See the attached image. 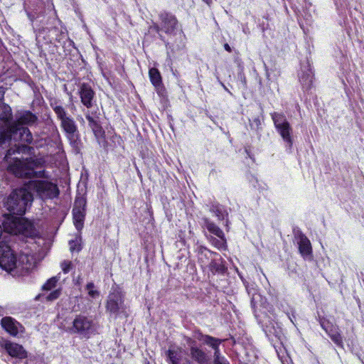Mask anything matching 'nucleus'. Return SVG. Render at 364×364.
Listing matches in <instances>:
<instances>
[{"mask_svg":"<svg viewBox=\"0 0 364 364\" xmlns=\"http://www.w3.org/2000/svg\"><path fill=\"white\" fill-rule=\"evenodd\" d=\"M38 117L29 110H20L15 114V119L8 129L0 133V146L11 139L27 144H34L31 132L28 127L38 124Z\"/></svg>","mask_w":364,"mask_h":364,"instance_id":"1","label":"nucleus"},{"mask_svg":"<svg viewBox=\"0 0 364 364\" xmlns=\"http://www.w3.org/2000/svg\"><path fill=\"white\" fill-rule=\"evenodd\" d=\"M33 263L27 255L16 257L14 251L7 244L0 242V267L13 276H23L33 268Z\"/></svg>","mask_w":364,"mask_h":364,"instance_id":"2","label":"nucleus"},{"mask_svg":"<svg viewBox=\"0 0 364 364\" xmlns=\"http://www.w3.org/2000/svg\"><path fill=\"white\" fill-rule=\"evenodd\" d=\"M33 200L32 193L27 188H19L12 191L7 197L4 207L9 214H4L5 218L10 215H22Z\"/></svg>","mask_w":364,"mask_h":364,"instance_id":"3","label":"nucleus"},{"mask_svg":"<svg viewBox=\"0 0 364 364\" xmlns=\"http://www.w3.org/2000/svg\"><path fill=\"white\" fill-rule=\"evenodd\" d=\"M3 227L9 233L22 235L27 237H34L38 234L34 225L24 218L10 215L4 220Z\"/></svg>","mask_w":364,"mask_h":364,"instance_id":"4","label":"nucleus"},{"mask_svg":"<svg viewBox=\"0 0 364 364\" xmlns=\"http://www.w3.org/2000/svg\"><path fill=\"white\" fill-rule=\"evenodd\" d=\"M27 189L33 191L43 200L53 199L59 195V189L56 184L44 180H31L27 184Z\"/></svg>","mask_w":364,"mask_h":364,"instance_id":"5","label":"nucleus"},{"mask_svg":"<svg viewBox=\"0 0 364 364\" xmlns=\"http://www.w3.org/2000/svg\"><path fill=\"white\" fill-rule=\"evenodd\" d=\"M72 334H77L80 338H90L97 331L96 326L91 318L77 315L73 321V325L66 330Z\"/></svg>","mask_w":364,"mask_h":364,"instance_id":"6","label":"nucleus"},{"mask_svg":"<svg viewBox=\"0 0 364 364\" xmlns=\"http://www.w3.org/2000/svg\"><path fill=\"white\" fill-rule=\"evenodd\" d=\"M51 27H46L43 29V31L47 33V36L45 37L46 40L50 43L54 42L58 43L60 46H65L68 42L69 45L73 43V41L70 40L68 32L65 28H63L60 23V20L56 17H52L49 19Z\"/></svg>","mask_w":364,"mask_h":364,"instance_id":"7","label":"nucleus"},{"mask_svg":"<svg viewBox=\"0 0 364 364\" xmlns=\"http://www.w3.org/2000/svg\"><path fill=\"white\" fill-rule=\"evenodd\" d=\"M271 117L277 131L287 144V146L291 149L293 145L292 128L285 115L282 113L274 112L271 114Z\"/></svg>","mask_w":364,"mask_h":364,"instance_id":"8","label":"nucleus"},{"mask_svg":"<svg viewBox=\"0 0 364 364\" xmlns=\"http://www.w3.org/2000/svg\"><path fill=\"white\" fill-rule=\"evenodd\" d=\"M105 307L107 311L115 317L125 312L124 295L119 287H112V291L108 295Z\"/></svg>","mask_w":364,"mask_h":364,"instance_id":"9","label":"nucleus"},{"mask_svg":"<svg viewBox=\"0 0 364 364\" xmlns=\"http://www.w3.org/2000/svg\"><path fill=\"white\" fill-rule=\"evenodd\" d=\"M1 327L11 336H17L24 332V327L11 316L3 317L1 320Z\"/></svg>","mask_w":364,"mask_h":364,"instance_id":"10","label":"nucleus"},{"mask_svg":"<svg viewBox=\"0 0 364 364\" xmlns=\"http://www.w3.org/2000/svg\"><path fill=\"white\" fill-rule=\"evenodd\" d=\"M1 346L5 349L7 353L13 358L23 359L28 356V353L24 349V348L21 345L16 343L4 340L1 343Z\"/></svg>","mask_w":364,"mask_h":364,"instance_id":"11","label":"nucleus"},{"mask_svg":"<svg viewBox=\"0 0 364 364\" xmlns=\"http://www.w3.org/2000/svg\"><path fill=\"white\" fill-rule=\"evenodd\" d=\"M263 331L265 332L267 336L270 338L274 336L279 338L282 334V328L277 322L271 318L269 316L266 315L261 321Z\"/></svg>","mask_w":364,"mask_h":364,"instance_id":"12","label":"nucleus"},{"mask_svg":"<svg viewBox=\"0 0 364 364\" xmlns=\"http://www.w3.org/2000/svg\"><path fill=\"white\" fill-rule=\"evenodd\" d=\"M294 235L299 245V250L301 256L304 257L311 256L312 254V248L307 237L300 230H294Z\"/></svg>","mask_w":364,"mask_h":364,"instance_id":"13","label":"nucleus"},{"mask_svg":"<svg viewBox=\"0 0 364 364\" xmlns=\"http://www.w3.org/2000/svg\"><path fill=\"white\" fill-rule=\"evenodd\" d=\"M161 23V29L165 33H173L178 26V21L174 15L166 11H162L159 14Z\"/></svg>","mask_w":364,"mask_h":364,"instance_id":"14","label":"nucleus"},{"mask_svg":"<svg viewBox=\"0 0 364 364\" xmlns=\"http://www.w3.org/2000/svg\"><path fill=\"white\" fill-rule=\"evenodd\" d=\"M78 93L82 104L87 109L92 107L95 93L91 86L87 83L81 84Z\"/></svg>","mask_w":364,"mask_h":364,"instance_id":"15","label":"nucleus"},{"mask_svg":"<svg viewBox=\"0 0 364 364\" xmlns=\"http://www.w3.org/2000/svg\"><path fill=\"white\" fill-rule=\"evenodd\" d=\"M321 327L326 331L331 339L340 348H343V338L338 328L333 327L328 321L322 318L320 319Z\"/></svg>","mask_w":364,"mask_h":364,"instance_id":"16","label":"nucleus"},{"mask_svg":"<svg viewBox=\"0 0 364 364\" xmlns=\"http://www.w3.org/2000/svg\"><path fill=\"white\" fill-rule=\"evenodd\" d=\"M85 118L88 122V125L92 129L95 137L97 139L102 138L105 136V131L101 125L100 117L96 113H90L87 111L85 113Z\"/></svg>","mask_w":364,"mask_h":364,"instance_id":"17","label":"nucleus"},{"mask_svg":"<svg viewBox=\"0 0 364 364\" xmlns=\"http://www.w3.org/2000/svg\"><path fill=\"white\" fill-rule=\"evenodd\" d=\"M60 127L65 132L68 139L72 142L75 141L79 138V132L77 124L74 119L70 117L60 123Z\"/></svg>","mask_w":364,"mask_h":364,"instance_id":"18","label":"nucleus"},{"mask_svg":"<svg viewBox=\"0 0 364 364\" xmlns=\"http://www.w3.org/2000/svg\"><path fill=\"white\" fill-rule=\"evenodd\" d=\"M12 109L9 105H0V133L6 131L13 122Z\"/></svg>","mask_w":364,"mask_h":364,"instance_id":"19","label":"nucleus"},{"mask_svg":"<svg viewBox=\"0 0 364 364\" xmlns=\"http://www.w3.org/2000/svg\"><path fill=\"white\" fill-rule=\"evenodd\" d=\"M198 339L214 350L213 356L221 354L219 346L224 340L215 338L209 335H203L202 333H200V337H198Z\"/></svg>","mask_w":364,"mask_h":364,"instance_id":"20","label":"nucleus"},{"mask_svg":"<svg viewBox=\"0 0 364 364\" xmlns=\"http://www.w3.org/2000/svg\"><path fill=\"white\" fill-rule=\"evenodd\" d=\"M34 171L32 166H30V162L27 159L20 161L19 163L16 164V173L21 178H28V176L32 175L31 172Z\"/></svg>","mask_w":364,"mask_h":364,"instance_id":"21","label":"nucleus"},{"mask_svg":"<svg viewBox=\"0 0 364 364\" xmlns=\"http://www.w3.org/2000/svg\"><path fill=\"white\" fill-rule=\"evenodd\" d=\"M190 355L193 360L198 364H207L209 360L208 355L202 349L192 346L190 348Z\"/></svg>","mask_w":364,"mask_h":364,"instance_id":"22","label":"nucleus"},{"mask_svg":"<svg viewBox=\"0 0 364 364\" xmlns=\"http://www.w3.org/2000/svg\"><path fill=\"white\" fill-rule=\"evenodd\" d=\"M202 220L203 226L206 228L210 234L216 236L218 238H224V232L217 225L207 218H203Z\"/></svg>","mask_w":364,"mask_h":364,"instance_id":"23","label":"nucleus"},{"mask_svg":"<svg viewBox=\"0 0 364 364\" xmlns=\"http://www.w3.org/2000/svg\"><path fill=\"white\" fill-rule=\"evenodd\" d=\"M165 354L168 364H181L183 358L181 348L168 349L166 351Z\"/></svg>","mask_w":364,"mask_h":364,"instance_id":"24","label":"nucleus"},{"mask_svg":"<svg viewBox=\"0 0 364 364\" xmlns=\"http://www.w3.org/2000/svg\"><path fill=\"white\" fill-rule=\"evenodd\" d=\"M50 105L55 114H56L58 119L60 121V123L65 120V119H68L70 117L68 115L65 109L62 105H59L57 100L51 102Z\"/></svg>","mask_w":364,"mask_h":364,"instance_id":"25","label":"nucleus"},{"mask_svg":"<svg viewBox=\"0 0 364 364\" xmlns=\"http://www.w3.org/2000/svg\"><path fill=\"white\" fill-rule=\"evenodd\" d=\"M73 215L76 228L77 230H80L83 225L85 217V210L73 208Z\"/></svg>","mask_w":364,"mask_h":364,"instance_id":"26","label":"nucleus"},{"mask_svg":"<svg viewBox=\"0 0 364 364\" xmlns=\"http://www.w3.org/2000/svg\"><path fill=\"white\" fill-rule=\"evenodd\" d=\"M209 269L213 273L219 274H224L227 270L222 259L219 260H212L210 262Z\"/></svg>","mask_w":364,"mask_h":364,"instance_id":"27","label":"nucleus"},{"mask_svg":"<svg viewBox=\"0 0 364 364\" xmlns=\"http://www.w3.org/2000/svg\"><path fill=\"white\" fill-rule=\"evenodd\" d=\"M300 82L305 89L311 87L313 81V73L311 70H307L299 76Z\"/></svg>","mask_w":364,"mask_h":364,"instance_id":"28","label":"nucleus"},{"mask_svg":"<svg viewBox=\"0 0 364 364\" xmlns=\"http://www.w3.org/2000/svg\"><path fill=\"white\" fill-rule=\"evenodd\" d=\"M149 75L152 85L154 87H159L162 83L161 76L159 70L156 68L149 69Z\"/></svg>","mask_w":364,"mask_h":364,"instance_id":"29","label":"nucleus"},{"mask_svg":"<svg viewBox=\"0 0 364 364\" xmlns=\"http://www.w3.org/2000/svg\"><path fill=\"white\" fill-rule=\"evenodd\" d=\"M210 211L213 212L219 220H225L228 215L226 210L219 204H214L210 208Z\"/></svg>","mask_w":364,"mask_h":364,"instance_id":"30","label":"nucleus"},{"mask_svg":"<svg viewBox=\"0 0 364 364\" xmlns=\"http://www.w3.org/2000/svg\"><path fill=\"white\" fill-rule=\"evenodd\" d=\"M207 238H208L210 242L218 249H225L227 247V242L225 236L224 238H217L213 235H210L207 236Z\"/></svg>","mask_w":364,"mask_h":364,"instance_id":"31","label":"nucleus"},{"mask_svg":"<svg viewBox=\"0 0 364 364\" xmlns=\"http://www.w3.org/2000/svg\"><path fill=\"white\" fill-rule=\"evenodd\" d=\"M27 159L30 162V166H31L34 170L42 167L45 163L44 161L41 159L30 157L27 158Z\"/></svg>","mask_w":364,"mask_h":364,"instance_id":"32","label":"nucleus"},{"mask_svg":"<svg viewBox=\"0 0 364 364\" xmlns=\"http://www.w3.org/2000/svg\"><path fill=\"white\" fill-rule=\"evenodd\" d=\"M86 206V199L82 197H77L75 200L73 208L80 209V210H85Z\"/></svg>","mask_w":364,"mask_h":364,"instance_id":"33","label":"nucleus"},{"mask_svg":"<svg viewBox=\"0 0 364 364\" xmlns=\"http://www.w3.org/2000/svg\"><path fill=\"white\" fill-rule=\"evenodd\" d=\"M95 287L93 282H89L86 285V289L88 291V294L92 298H96L100 295V292L97 290L94 289Z\"/></svg>","mask_w":364,"mask_h":364,"instance_id":"34","label":"nucleus"},{"mask_svg":"<svg viewBox=\"0 0 364 364\" xmlns=\"http://www.w3.org/2000/svg\"><path fill=\"white\" fill-rule=\"evenodd\" d=\"M58 282V279L55 277L49 279L46 283H45L42 287L43 290H50L54 288Z\"/></svg>","mask_w":364,"mask_h":364,"instance_id":"35","label":"nucleus"},{"mask_svg":"<svg viewBox=\"0 0 364 364\" xmlns=\"http://www.w3.org/2000/svg\"><path fill=\"white\" fill-rule=\"evenodd\" d=\"M27 1L31 6L33 7V10H37L36 8H43L44 5V0H24L25 5L26 4Z\"/></svg>","mask_w":364,"mask_h":364,"instance_id":"36","label":"nucleus"},{"mask_svg":"<svg viewBox=\"0 0 364 364\" xmlns=\"http://www.w3.org/2000/svg\"><path fill=\"white\" fill-rule=\"evenodd\" d=\"M32 175L28 176V178H47L48 176L45 170L34 171L31 172Z\"/></svg>","mask_w":364,"mask_h":364,"instance_id":"37","label":"nucleus"},{"mask_svg":"<svg viewBox=\"0 0 364 364\" xmlns=\"http://www.w3.org/2000/svg\"><path fill=\"white\" fill-rule=\"evenodd\" d=\"M60 267L62 268L63 272L65 274H67L73 268V265L71 261L64 260L61 262Z\"/></svg>","mask_w":364,"mask_h":364,"instance_id":"38","label":"nucleus"},{"mask_svg":"<svg viewBox=\"0 0 364 364\" xmlns=\"http://www.w3.org/2000/svg\"><path fill=\"white\" fill-rule=\"evenodd\" d=\"M213 364H230L228 360L221 354L213 356Z\"/></svg>","mask_w":364,"mask_h":364,"instance_id":"39","label":"nucleus"},{"mask_svg":"<svg viewBox=\"0 0 364 364\" xmlns=\"http://www.w3.org/2000/svg\"><path fill=\"white\" fill-rule=\"evenodd\" d=\"M250 127L252 129L258 130L261 127V120L259 117H255L250 122Z\"/></svg>","mask_w":364,"mask_h":364,"instance_id":"40","label":"nucleus"},{"mask_svg":"<svg viewBox=\"0 0 364 364\" xmlns=\"http://www.w3.org/2000/svg\"><path fill=\"white\" fill-rule=\"evenodd\" d=\"M60 295V290L57 289L52 292H50L47 296L46 299L48 301H54L57 299Z\"/></svg>","mask_w":364,"mask_h":364,"instance_id":"41","label":"nucleus"},{"mask_svg":"<svg viewBox=\"0 0 364 364\" xmlns=\"http://www.w3.org/2000/svg\"><path fill=\"white\" fill-rule=\"evenodd\" d=\"M70 250L72 252H73L74 251H77V252H79L81 250V247L80 245H78L77 244V242L74 240H71L70 241Z\"/></svg>","mask_w":364,"mask_h":364,"instance_id":"42","label":"nucleus"},{"mask_svg":"<svg viewBox=\"0 0 364 364\" xmlns=\"http://www.w3.org/2000/svg\"><path fill=\"white\" fill-rule=\"evenodd\" d=\"M157 93L161 95V96H164V92H165V88L163 85L162 83L160 84V85L158 87H154Z\"/></svg>","mask_w":364,"mask_h":364,"instance_id":"43","label":"nucleus"},{"mask_svg":"<svg viewBox=\"0 0 364 364\" xmlns=\"http://www.w3.org/2000/svg\"><path fill=\"white\" fill-rule=\"evenodd\" d=\"M16 151H18L19 152V147L16 148V149H13V148H10L7 150V154L6 155L7 156H10V155H12L14 154Z\"/></svg>","mask_w":364,"mask_h":364,"instance_id":"44","label":"nucleus"},{"mask_svg":"<svg viewBox=\"0 0 364 364\" xmlns=\"http://www.w3.org/2000/svg\"><path fill=\"white\" fill-rule=\"evenodd\" d=\"M5 90L3 87H0V102H2L4 98Z\"/></svg>","mask_w":364,"mask_h":364,"instance_id":"45","label":"nucleus"},{"mask_svg":"<svg viewBox=\"0 0 364 364\" xmlns=\"http://www.w3.org/2000/svg\"><path fill=\"white\" fill-rule=\"evenodd\" d=\"M224 48L225 49V50H227L229 53H230L232 51V49H231L230 46L228 45V43H225Z\"/></svg>","mask_w":364,"mask_h":364,"instance_id":"46","label":"nucleus"},{"mask_svg":"<svg viewBox=\"0 0 364 364\" xmlns=\"http://www.w3.org/2000/svg\"><path fill=\"white\" fill-rule=\"evenodd\" d=\"M154 28L157 32H159V31H162L161 26L160 27L159 25H154Z\"/></svg>","mask_w":364,"mask_h":364,"instance_id":"47","label":"nucleus"},{"mask_svg":"<svg viewBox=\"0 0 364 364\" xmlns=\"http://www.w3.org/2000/svg\"><path fill=\"white\" fill-rule=\"evenodd\" d=\"M266 76H267V78L268 80H270V75H269V70L266 68Z\"/></svg>","mask_w":364,"mask_h":364,"instance_id":"48","label":"nucleus"},{"mask_svg":"<svg viewBox=\"0 0 364 364\" xmlns=\"http://www.w3.org/2000/svg\"><path fill=\"white\" fill-rule=\"evenodd\" d=\"M187 343H189V344H192V343H195V341L189 338L187 339Z\"/></svg>","mask_w":364,"mask_h":364,"instance_id":"49","label":"nucleus"},{"mask_svg":"<svg viewBox=\"0 0 364 364\" xmlns=\"http://www.w3.org/2000/svg\"><path fill=\"white\" fill-rule=\"evenodd\" d=\"M206 4H210L211 1L210 0H203Z\"/></svg>","mask_w":364,"mask_h":364,"instance_id":"50","label":"nucleus"},{"mask_svg":"<svg viewBox=\"0 0 364 364\" xmlns=\"http://www.w3.org/2000/svg\"><path fill=\"white\" fill-rule=\"evenodd\" d=\"M146 364H149V363H146Z\"/></svg>","mask_w":364,"mask_h":364,"instance_id":"51","label":"nucleus"}]
</instances>
